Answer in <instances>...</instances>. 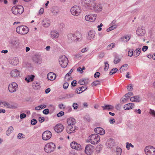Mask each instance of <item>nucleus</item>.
I'll use <instances>...</instances> for the list:
<instances>
[{
  "instance_id": "1",
  "label": "nucleus",
  "mask_w": 155,
  "mask_h": 155,
  "mask_svg": "<svg viewBox=\"0 0 155 155\" xmlns=\"http://www.w3.org/2000/svg\"><path fill=\"white\" fill-rule=\"evenodd\" d=\"M90 142L93 144H95L100 141V137L97 134H93L89 137Z\"/></svg>"
},
{
  "instance_id": "2",
  "label": "nucleus",
  "mask_w": 155,
  "mask_h": 155,
  "mask_svg": "<svg viewBox=\"0 0 155 155\" xmlns=\"http://www.w3.org/2000/svg\"><path fill=\"white\" fill-rule=\"evenodd\" d=\"M17 32L21 35H25L28 31V28L25 26L21 25L17 27L16 28Z\"/></svg>"
},
{
  "instance_id": "3",
  "label": "nucleus",
  "mask_w": 155,
  "mask_h": 155,
  "mask_svg": "<svg viewBox=\"0 0 155 155\" xmlns=\"http://www.w3.org/2000/svg\"><path fill=\"white\" fill-rule=\"evenodd\" d=\"M55 149V145L54 143L50 142L47 144L45 147L44 150L47 153H51Z\"/></svg>"
},
{
  "instance_id": "4",
  "label": "nucleus",
  "mask_w": 155,
  "mask_h": 155,
  "mask_svg": "<svg viewBox=\"0 0 155 155\" xmlns=\"http://www.w3.org/2000/svg\"><path fill=\"white\" fill-rule=\"evenodd\" d=\"M59 61L61 67L64 68L67 66L68 62V60L65 56L62 55L60 57Z\"/></svg>"
},
{
  "instance_id": "5",
  "label": "nucleus",
  "mask_w": 155,
  "mask_h": 155,
  "mask_svg": "<svg viewBox=\"0 0 155 155\" xmlns=\"http://www.w3.org/2000/svg\"><path fill=\"white\" fill-rule=\"evenodd\" d=\"M144 151L147 155H155V148L153 146H147L144 149Z\"/></svg>"
},
{
  "instance_id": "6",
  "label": "nucleus",
  "mask_w": 155,
  "mask_h": 155,
  "mask_svg": "<svg viewBox=\"0 0 155 155\" xmlns=\"http://www.w3.org/2000/svg\"><path fill=\"white\" fill-rule=\"evenodd\" d=\"M71 14L73 15L78 16L81 12V8L78 6L75 5L72 7L71 9Z\"/></svg>"
},
{
  "instance_id": "7",
  "label": "nucleus",
  "mask_w": 155,
  "mask_h": 155,
  "mask_svg": "<svg viewBox=\"0 0 155 155\" xmlns=\"http://www.w3.org/2000/svg\"><path fill=\"white\" fill-rule=\"evenodd\" d=\"M18 89L17 84L15 82L10 84L8 87L9 91L11 93L14 92Z\"/></svg>"
},
{
  "instance_id": "8",
  "label": "nucleus",
  "mask_w": 155,
  "mask_h": 155,
  "mask_svg": "<svg viewBox=\"0 0 155 155\" xmlns=\"http://www.w3.org/2000/svg\"><path fill=\"white\" fill-rule=\"evenodd\" d=\"M51 133L50 131L46 130L43 133L42 135V138L45 140H47L51 138Z\"/></svg>"
},
{
  "instance_id": "9",
  "label": "nucleus",
  "mask_w": 155,
  "mask_h": 155,
  "mask_svg": "<svg viewBox=\"0 0 155 155\" xmlns=\"http://www.w3.org/2000/svg\"><path fill=\"white\" fill-rule=\"evenodd\" d=\"M34 62L37 64H40L42 62V59L41 56L38 54L35 55L32 58Z\"/></svg>"
},
{
  "instance_id": "10",
  "label": "nucleus",
  "mask_w": 155,
  "mask_h": 155,
  "mask_svg": "<svg viewBox=\"0 0 155 155\" xmlns=\"http://www.w3.org/2000/svg\"><path fill=\"white\" fill-rule=\"evenodd\" d=\"M9 43L14 48H17L19 46L20 42L18 39H12L9 41Z\"/></svg>"
},
{
  "instance_id": "11",
  "label": "nucleus",
  "mask_w": 155,
  "mask_h": 155,
  "mask_svg": "<svg viewBox=\"0 0 155 155\" xmlns=\"http://www.w3.org/2000/svg\"><path fill=\"white\" fill-rule=\"evenodd\" d=\"M93 146L91 144L87 145L85 147V152L88 155H91L92 153V149Z\"/></svg>"
},
{
  "instance_id": "12",
  "label": "nucleus",
  "mask_w": 155,
  "mask_h": 155,
  "mask_svg": "<svg viewBox=\"0 0 155 155\" xmlns=\"http://www.w3.org/2000/svg\"><path fill=\"white\" fill-rule=\"evenodd\" d=\"M145 33V30L144 28L139 27L136 30V34L139 36H143Z\"/></svg>"
},
{
  "instance_id": "13",
  "label": "nucleus",
  "mask_w": 155,
  "mask_h": 155,
  "mask_svg": "<svg viewBox=\"0 0 155 155\" xmlns=\"http://www.w3.org/2000/svg\"><path fill=\"white\" fill-rule=\"evenodd\" d=\"M71 146L72 149L78 150H80L81 149V146L75 141H73L71 143Z\"/></svg>"
},
{
  "instance_id": "14",
  "label": "nucleus",
  "mask_w": 155,
  "mask_h": 155,
  "mask_svg": "<svg viewBox=\"0 0 155 155\" xmlns=\"http://www.w3.org/2000/svg\"><path fill=\"white\" fill-rule=\"evenodd\" d=\"M81 2L84 7L87 8L92 7V4L91 3L90 0H81Z\"/></svg>"
},
{
  "instance_id": "15",
  "label": "nucleus",
  "mask_w": 155,
  "mask_h": 155,
  "mask_svg": "<svg viewBox=\"0 0 155 155\" xmlns=\"http://www.w3.org/2000/svg\"><path fill=\"white\" fill-rule=\"evenodd\" d=\"M81 36V34L79 32H78L76 33L75 34H74L72 33L69 34L67 35V37L68 39L75 38H76V39H80V38L78 37V36Z\"/></svg>"
},
{
  "instance_id": "16",
  "label": "nucleus",
  "mask_w": 155,
  "mask_h": 155,
  "mask_svg": "<svg viewBox=\"0 0 155 155\" xmlns=\"http://www.w3.org/2000/svg\"><path fill=\"white\" fill-rule=\"evenodd\" d=\"M64 129V126L61 124H59L57 125L54 127V130L57 133L61 132Z\"/></svg>"
},
{
  "instance_id": "17",
  "label": "nucleus",
  "mask_w": 155,
  "mask_h": 155,
  "mask_svg": "<svg viewBox=\"0 0 155 155\" xmlns=\"http://www.w3.org/2000/svg\"><path fill=\"white\" fill-rule=\"evenodd\" d=\"M3 105L6 107L8 108L11 109H15L17 107V105L16 104H9L7 102H5L3 104Z\"/></svg>"
},
{
  "instance_id": "18",
  "label": "nucleus",
  "mask_w": 155,
  "mask_h": 155,
  "mask_svg": "<svg viewBox=\"0 0 155 155\" xmlns=\"http://www.w3.org/2000/svg\"><path fill=\"white\" fill-rule=\"evenodd\" d=\"M96 12H98L102 10V7L101 5L95 4L92 6Z\"/></svg>"
},
{
  "instance_id": "19",
  "label": "nucleus",
  "mask_w": 155,
  "mask_h": 155,
  "mask_svg": "<svg viewBox=\"0 0 155 155\" xmlns=\"http://www.w3.org/2000/svg\"><path fill=\"white\" fill-rule=\"evenodd\" d=\"M87 89V87L86 86H82L81 87H78L77 88L75 91V93L80 94L81 93H82L84 91H85Z\"/></svg>"
},
{
  "instance_id": "20",
  "label": "nucleus",
  "mask_w": 155,
  "mask_h": 155,
  "mask_svg": "<svg viewBox=\"0 0 155 155\" xmlns=\"http://www.w3.org/2000/svg\"><path fill=\"white\" fill-rule=\"evenodd\" d=\"M10 64L14 66L16 65L18 63V58L15 57L13 59H10L9 61Z\"/></svg>"
},
{
  "instance_id": "21",
  "label": "nucleus",
  "mask_w": 155,
  "mask_h": 155,
  "mask_svg": "<svg viewBox=\"0 0 155 155\" xmlns=\"http://www.w3.org/2000/svg\"><path fill=\"white\" fill-rule=\"evenodd\" d=\"M94 131L96 133L101 135H103L105 134L104 130L101 127H97L94 129Z\"/></svg>"
},
{
  "instance_id": "22",
  "label": "nucleus",
  "mask_w": 155,
  "mask_h": 155,
  "mask_svg": "<svg viewBox=\"0 0 155 155\" xmlns=\"http://www.w3.org/2000/svg\"><path fill=\"white\" fill-rule=\"evenodd\" d=\"M56 78V74L53 72H50L47 75V78L51 81L54 80Z\"/></svg>"
},
{
  "instance_id": "23",
  "label": "nucleus",
  "mask_w": 155,
  "mask_h": 155,
  "mask_svg": "<svg viewBox=\"0 0 155 155\" xmlns=\"http://www.w3.org/2000/svg\"><path fill=\"white\" fill-rule=\"evenodd\" d=\"M11 74L12 77L16 78L19 76L20 73L17 69H14L11 71Z\"/></svg>"
},
{
  "instance_id": "24",
  "label": "nucleus",
  "mask_w": 155,
  "mask_h": 155,
  "mask_svg": "<svg viewBox=\"0 0 155 155\" xmlns=\"http://www.w3.org/2000/svg\"><path fill=\"white\" fill-rule=\"evenodd\" d=\"M102 107L103 108V110H108L109 111L113 110L114 108V106L111 105L105 104L104 105V106H102Z\"/></svg>"
},
{
  "instance_id": "25",
  "label": "nucleus",
  "mask_w": 155,
  "mask_h": 155,
  "mask_svg": "<svg viewBox=\"0 0 155 155\" xmlns=\"http://www.w3.org/2000/svg\"><path fill=\"white\" fill-rule=\"evenodd\" d=\"M135 104L133 103L127 104L124 105V110H128L133 108Z\"/></svg>"
},
{
  "instance_id": "26",
  "label": "nucleus",
  "mask_w": 155,
  "mask_h": 155,
  "mask_svg": "<svg viewBox=\"0 0 155 155\" xmlns=\"http://www.w3.org/2000/svg\"><path fill=\"white\" fill-rule=\"evenodd\" d=\"M51 12L54 15L56 16L60 12V9L58 7L54 6L52 8Z\"/></svg>"
},
{
  "instance_id": "27",
  "label": "nucleus",
  "mask_w": 155,
  "mask_h": 155,
  "mask_svg": "<svg viewBox=\"0 0 155 155\" xmlns=\"http://www.w3.org/2000/svg\"><path fill=\"white\" fill-rule=\"evenodd\" d=\"M32 86L34 89L37 90L40 88V84L38 81H34L32 84Z\"/></svg>"
},
{
  "instance_id": "28",
  "label": "nucleus",
  "mask_w": 155,
  "mask_h": 155,
  "mask_svg": "<svg viewBox=\"0 0 155 155\" xmlns=\"http://www.w3.org/2000/svg\"><path fill=\"white\" fill-rule=\"evenodd\" d=\"M73 125H68L66 128V131L69 134H71L74 132V129Z\"/></svg>"
},
{
  "instance_id": "29",
  "label": "nucleus",
  "mask_w": 155,
  "mask_h": 155,
  "mask_svg": "<svg viewBox=\"0 0 155 155\" xmlns=\"http://www.w3.org/2000/svg\"><path fill=\"white\" fill-rule=\"evenodd\" d=\"M42 25L45 27H48L50 25V21L48 19H44L42 21Z\"/></svg>"
},
{
  "instance_id": "30",
  "label": "nucleus",
  "mask_w": 155,
  "mask_h": 155,
  "mask_svg": "<svg viewBox=\"0 0 155 155\" xmlns=\"http://www.w3.org/2000/svg\"><path fill=\"white\" fill-rule=\"evenodd\" d=\"M108 147L110 148H112L114 145V139H109L107 140Z\"/></svg>"
},
{
  "instance_id": "31",
  "label": "nucleus",
  "mask_w": 155,
  "mask_h": 155,
  "mask_svg": "<svg viewBox=\"0 0 155 155\" xmlns=\"http://www.w3.org/2000/svg\"><path fill=\"white\" fill-rule=\"evenodd\" d=\"M68 125H72L74 126L76 123V121L73 118H70L68 119L67 121Z\"/></svg>"
},
{
  "instance_id": "32",
  "label": "nucleus",
  "mask_w": 155,
  "mask_h": 155,
  "mask_svg": "<svg viewBox=\"0 0 155 155\" xmlns=\"http://www.w3.org/2000/svg\"><path fill=\"white\" fill-rule=\"evenodd\" d=\"M35 77V76L33 75H28L25 78V80L28 83L30 81H33Z\"/></svg>"
},
{
  "instance_id": "33",
  "label": "nucleus",
  "mask_w": 155,
  "mask_h": 155,
  "mask_svg": "<svg viewBox=\"0 0 155 155\" xmlns=\"http://www.w3.org/2000/svg\"><path fill=\"white\" fill-rule=\"evenodd\" d=\"M51 35L52 38H57L59 36V34L57 31H54L51 32Z\"/></svg>"
},
{
  "instance_id": "34",
  "label": "nucleus",
  "mask_w": 155,
  "mask_h": 155,
  "mask_svg": "<svg viewBox=\"0 0 155 155\" xmlns=\"http://www.w3.org/2000/svg\"><path fill=\"white\" fill-rule=\"evenodd\" d=\"M95 31L93 30H91L88 33V38H92L94 37L95 36Z\"/></svg>"
},
{
  "instance_id": "35",
  "label": "nucleus",
  "mask_w": 155,
  "mask_h": 155,
  "mask_svg": "<svg viewBox=\"0 0 155 155\" xmlns=\"http://www.w3.org/2000/svg\"><path fill=\"white\" fill-rule=\"evenodd\" d=\"M74 95V94L73 93L66 94L64 95L63 98L64 99H69L73 97Z\"/></svg>"
},
{
  "instance_id": "36",
  "label": "nucleus",
  "mask_w": 155,
  "mask_h": 155,
  "mask_svg": "<svg viewBox=\"0 0 155 155\" xmlns=\"http://www.w3.org/2000/svg\"><path fill=\"white\" fill-rule=\"evenodd\" d=\"M129 99L127 96L125 94L120 100V102L122 104L126 103L127 100Z\"/></svg>"
},
{
  "instance_id": "37",
  "label": "nucleus",
  "mask_w": 155,
  "mask_h": 155,
  "mask_svg": "<svg viewBox=\"0 0 155 155\" xmlns=\"http://www.w3.org/2000/svg\"><path fill=\"white\" fill-rule=\"evenodd\" d=\"M18 8V14H21L24 11V8L23 7L20 5H18L17 6V8Z\"/></svg>"
},
{
  "instance_id": "38",
  "label": "nucleus",
  "mask_w": 155,
  "mask_h": 155,
  "mask_svg": "<svg viewBox=\"0 0 155 155\" xmlns=\"http://www.w3.org/2000/svg\"><path fill=\"white\" fill-rule=\"evenodd\" d=\"M17 8V6H14L13 7L12 9V12L15 15H17L18 13V8Z\"/></svg>"
},
{
  "instance_id": "39",
  "label": "nucleus",
  "mask_w": 155,
  "mask_h": 155,
  "mask_svg": "<svg viewBox=\"0 0 155 155\" xmlns=\"http://www.w3.org/2000/svg\"><path fill=\"white\" fill-rule=\"evenodd\" d=\"M128 68V65L127 64H125L123 65L120 68V71L121 73L122 71L127 70Z\"/></svg>"
},
{
  "instance_id": "40",
  "label": "nucleus",
  "mask_w": 155,
  "mask_h": 155,
  "mask_svg": "<svg viewBox=\"0 0 155 155\" xmlns=\"http://www.w3.org/2000/svg\"><path fill=\"white\" fill-rule=\"evenodd\" d=\"M13 127L12 126L10 127L8 129V130L6 131V134L7 136H9L10 135V133H12L13 130Z\"/></svg>"
},
{
  "instance_id": "41",
  "label": "nucleus",
  "mask_w": 155,
  "mask_h": 155,
  "mask_svg": "<svg viewBox=\"0 0 155 155\" xmlns=\"http://www.w3.org/2000/svg\"><path fill=\"white\" fill-rule=\"evenodd\" d=\"M103 145L101 144H100L98 145H97L96 148V151L97 152H100L101 150L102 149Z\"/></svg>"
},
{
  "instance_id": "42",
  "label": "nucleus",
  "mask_w": 155,
  "mask_h": 155,
  "mask_svg": "<svg viewBox=\"0 0 155 155\" xmlns=\"http://www.w3.org/2000/svg\"><path fill=\"white\" fill-rule=\"evenodd\" d=\"M117 27V25H112L107 29V31L109 32L115 28Z\"/></svg>"
},
{
  "instance_id": "43",
  "label": "nucleus",
  "mask_w": 155,
  "mask_h": 155,
  "mask_svg": "<svg viewBox=\"0 0 155 155\" xmlns=\"http://www.w3.org/2000/svg\"><path fill=\"white\" fill-rule=\"evenodd\" d=\"M117 70L118 69L116 68H113L110 72V75H112L113 74H115L117 71Z\"/></svg>"
},
{
  "instance_id": "44",
  "label": "nucleus",
  "mask_w": 155,
  "mask_h": 155,
  "mask_svg": "<svg viewBox=\"0 0 155 155\" xmlns=\"http://www.w3.org/2000/svg\"><path fill=\"white\" fill-rule=\"evenodd\" d=\"M122 149L119 147H117L116 148V154L117 155H121L122 153Z\"/></svg>"
},
{
  "instance_id": "45",
  "label": "nucleus",
  "mask_w": 155,
  "mask_h": 155,
  "mask_svg": "<svg viewBox=\"0 0 155 155\" xmlns=\"http://www.w3.org/2000/svg\"><path fill=\"white\" fill-rule=\"evenodd\" d=\"M100 84V82L98 80H97L93 82L91 84L92 86L94 85L96 86Z\"/></svg>"
},
{
  "instance_id": "46",
  "label": "nucleus",
  "mask_w": 155,
  "mask_h": 155,
  "mask_svg": "<svg viewBox=\"0 0 155 155\" xmlns=\"http://www.w3.org/2000/svg\"><path fill=\"white\" fill-rule=\"evenodd\" d=\"M115 59H114V64H117L121 60L118 57L116 56L115 57Z\"/></svg>"
},
{
  "instance_id": "47",
  "label": "nucleus",
  "mask_w": 155,
  "mask_h": 155,
  "mask_svg": "<svg viewBox=\"0 0 155 155\" xmlns=\"http://www.w3.org/2000/svg\"><path fill=\"white\" fill-rule=\"evenodd\" d=\"M78 83L81 85L86 84H87V82H85L84 79H80L78 81Z\"/></svg>"
},
{
  "instance_id": "48",
  "label": "nucleus",
  "mask_w": 155,
  "mask_h": 155,
  "mask_svg": "<svg viewBox=\"0 0 155 155\" xmlns=\"http://www.w3.org/2000/svg\"><path fill=\"white\" fill-rule=\"evenodd\" d=\"M127 89L129 91H132L133 89L132 84H129L127 86Z\"/></svg>"
},
{
  "instance_id": "49",
  "label": "nucleus",
  "mask_w": 155,
  "mask_h": 155,
  "mask_svg": "<svg viewBox=\"0 0 155 155\" xmlns=\"http://www.w3.org/2000/svg\"><path fill=\"white\" fill-rule=\"evenodd\" d=\"M105 66L104 68V70L105 71H107L109 67V64H108L107 62H106L104 63Z\"/></svg>"
},
{
  "instance_id": "50",
  "label": "nucleus",
  "mask_w": 155,
  "mask_h": 155,
  "mask_svg": "<svg viewBox=\"0 0 155 155\" xmlns=\"http://www.w3.org/2000/svg\"><path fill=\"white\" fill-rule=\"evenodd\" d=\"M142 100V98L140 95L136 96V102H140Z\"/></svg>"
},
{
  "instance_id": "51",
  "label": "nucleus",
  "mask_w": 155,
  "mask_h": 155,
  "mask_svg": "<svg viewBox=\"0 0 155 155\" xmlns=\"http://www.w3.org/2000/svg\"><path fill=\"white\" fill-rule=\"evenodd\" d=\"M133 50L130 49L128 52V55L130 57H131L133 55Z\"/></svg>"
},
{
  "instance_id": "52",
  "label": "nucleus",
  "mask_w": 155,
  "mask_h": 155,
  "mask_svg": "<svg viewBox=\"0 0 155 155\" xmlns=\"http://www.w3.org/2000/svg\"><path fill=\"white\" fill-rule=\"evenodd\" d=\"M37 123V120L35 119H33L31 121V124L33 125H35Z\"/></svg>"
},
{
  "instance_id": "53",
  "label": "nucleus",
  "mask_w": 155,
  "mask_h": 155,
  "mask_svg": "<svg viewBox=\"0 0 155 155\" xmlns=\"http://www.w3.org/2000/svg\"><path fill=\"white\" fill-rule=\"evenodd\" d=\"M100 74H101L100 72H97L94 74V77L96 78H99Z\"/></svg>"
},
{
  "instance_id": "54",
  "label": "nucleus",
  "mask_w": 155,
  "mask_h": 155,
  "mask_svg": "<svg viewBox=\"0 0 155 155\" xmlns=\"http://www.w3.org/2000/svg\"><path fill=\"white\" fill-rule=\"evenodd\" d=\"M115 44L114 43H112L111 44L108 45L107 46V48L108 49H110L114 46Z\"/></svg>"
},
{
  "instance_id": "55",
  "label": "nucleus",
  "mask_w": 155,
  "mask_h": 155,
  "mask_svg": "<svg viewBox=\"0 0 155 155\" xmlns=\"http://www.w3.org/2000/svg\"><path fill=\"white\" fill-rule=\"evenodd\" d=\"M149 113L150 114L155 117V111L154 110L150 109Z\"/></svg>"
},
{
  "instance_id": "56",
  "label": "nucleus",
  "mask_w": 155,
  "mask_h": 155,
  "mask_svg": "<svg viewBox=\"0 0 155 155\" xmlns=\"http://www.w3.org/2000/svg\"><path fill=\"white\" fill-rule=\"evenodd\" d=\"M131 38L130 35L128 34L126 35H125L120 38V39H127L128 38L129 39H130Z\"/></svg>"
},
{
  "instance_id": "57",
  "label": "nucleus",
  "mask_w": 155,
  "mask_h": 155,
  "mask_svg": "<svg viewBox=\"0 0 155 155\" xmlns=\"http://www.w3.org/2000/svg\"><path fill=\"white\" fill-rule=\"evenodd\" d=\"M49 110L47 108L44 109L43 111V113L45 114H49Z\"/></svg>"
},
{
  "instance_id": "58",
  "label": "nucleus",
  "mask_w": 155,
  "mask_h": 155,
  "mask_svg": "<svg viewBox=\"0 0 155 155\" xmlns=\"http://www.w3.org/2000/svg\"><path fill=\"white\" fill-rule=\"evenodd\" d=\"M141 48L136 49V57L138 56L141 52Z\"/></svg>"
},
{
  "instance_id": "59",
  "label": "nucleus",
  "mask_w": 155,
  "mask_h": 155,
  "mask_svg": "<svg viewBox=\"0 0 155 155\" xmlns=\"http://www.w3.org/2000/svg\"><path fill=\"white\" fill-rule=\"evenodd\" d=\"M69 84L67 82H66L63 85V87L64 89H67L68 87Z\"/></svg>"
},
{
  "instance_id": "60",
  "label": "nucleus",
  "mask_w": 155,
  "mask_h": 155,
  "mask_svg": "<svg viewBox=\"0 0 155 155\" xmlns=\"http://www.w3.org/2000/svg\"><path fill=\"white\" fill-rule=\"evenodd\" d=\"M125 95L127 96L128 98L129 99L130 98V96L133 95V93L132 92H130L127 93Z\"/></svg>"
},
{
  "instance_id": "61",
  "label": "nucleus",
  "mask_w": 155,
  "mask_h": 155,
  "mask_svg": "<svg viewBox=\"0 0 155 155\" xmlns=\"http://www.w3.org/2000/svg\"><path fill=\"white\" fill-rule=\"evenodd\" d=\"M91 16L89 15H86L85 17V19L87 21H89L91 19Z\"/></svg>"
},
{
  "instance_id": "62",
  "label": "nucleus",
  "mask_w": 155,
  "mask_h": 155,
  "mask_svg": "<svg viewBox=\"0 0 155 155\" xmlns=\"http://www.w3.org/2000/svg\"><path fill=\"white\" fill-rule=\"evenodd\" d=\"M77 83V82L76 80H74L72 81L71 83V85L73 87H75L76 86V84Z\"/></svg>"
},
{
  "instance_id": "63",
  "label": "nucleus",
  "mask_w": 155,
  "mask_h": 155,
  "mask_svg": "<svg viewBox=\"0 0 155 155\" xmlns=\"http://www.w3.org/2000/svg\"><path fill=\"white\" fill-rule=\"evenodd\" d=\"M64 115V112L63 111H61L60 112L58 113L57 114V116L58 117H60L63 116Z\"/></svg>"
},
{
  "instance_id": "64",
  "label": "nucleus",
  "mask_w": 155,
  "mask_h": 155,
  "mask_svg": "<svg viewBox=\"0 0 155 155\" xmlns=\"http://www.w3.org/2000/svg\"><path fill=\"white\" fill-rule=\"evenodd\" d=\"M72 107H73V108L75 110L77 109L78 107V104L77 103H74L73 104Z\"/></svg>"
}]
</instances>
